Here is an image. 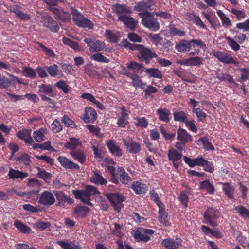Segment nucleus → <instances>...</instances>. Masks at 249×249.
<instances>
[{
	"mask_svg": "<svg viewBox=\"0 0 249 249\" xmlns=\"http://www.w3.org/2000/svg\"><path fill=\"white\" fill-rule=\"evenodd\" d=\"M139 17L142 18V23L143 25L154 31L160 29V24L157 19L153 17V14L148 12L139 13Z\"/></svg>",
	"mask_w": 249,
	"mask_h": 249,
	"instance_id": "nucleus-1",
	"label": "nucleus"
},
{
	"mask_svg": "<svg viewBox=\"0 0 249 249\" xmlns=\"http://www.w3.org/2000/svg\"><path fill=\"white\" fill-rule=\"evenodd\" d=\"M136 51H139L138 58L141 61H145L146 64H149L152 58L158 57L155 52L141 44L138 45Z\"/></svg>",
	"mask_w": 249,
	"mask_h": 249,
	"instance_id": "nucleus-2",
	"label": "nucleus"
},
{
	"mask_svg": "<svg viewBox=\"0 0 249 249\" xmlns=\"http://www.w3.org/2000/svg\"><path fill=\"white\" fill-rule=\"evenodd\" d=\"M105 196L112 204L114 209L119 212L122 207V203L125 200L124 197L119 193L106 194Z\"/></svg>",
	"mask_w": 249,
	"mask_h": 249,
	"instance_id": "nucleus-3",
	"label": "nucleus"
},
{
	"mask_svg": "<svg viewBox=\"0 0 249 249\" xmlns=\"http://www.w3.org/2000/svg\"><path fill=\"white\" fill-rule=\"evenodd\" d=\"M142 231L139 230H133L132 234L137 242L143 241L147 242L150 239V236L148 234L151 235L154 233V231L152 230L142 229Z\"/></svg>",
	"mask_w": 249,
	"mask_h": 249,
	"instance_id": "nucleus-4",
	"label": "nucleus"
},
{
	"mask_svg": "<svg viewBox=\"0 0 249 249\" xmlns=\"http://www.w3.org/2000/svg\"><path fill=\"white\" fill-rule=\"evenodd\" d=\"M57 200L58 205L64 208H67L68 204H72L74 201L72 199L67 196L61 191H55L53 192Z\"/></svg>",
	"mask_w": 249,
	"mask_h": 249,
	"instance_id": "nucleus-5",
	"label": "nucleus"
},
{
	"mask_svg": "<svg viewBox=\"0 0 249 249\" xmlns=\"http://www.w3.org/2000/svg\"><path fill=\"white\" fill-rule=\"evenodd\" d=\"M42 22L45 27L49 28L53 32H57L59 29L57 22L49 15L42 18Z\"/></svg>",
	"mask_w": 249,
	"mask_h": 249,
	"instance_id": "nucleus-6",
	"label": "nucleus"
},
{
	"mask_svg": "<svg viewBox=\"0 0 249 249\" xmlns=\"http://www.w3.org/2000/svg\"><path fill=\"white\" fill-rule=\"evenodd\" d=\"M55 201L54 197L51 192L45 191L40 196L38 203L45 206H50L53 204Z\"/></svg>",
	"mask_w": 249,
	"mask_h": 249,
	"instance_id": "nucleus-7",
	"label": "nucleus"
},
{
	"mask_svg": "<svg viewBox=\"0 0 249 249\" xmlns=\"http://www.w3.org/2000/svg\"><path fill=\"white\" fill-rule=\"evenodd\" d=\"M123 142L130 153H137L140 151V144L133 141L132 138L128 137L126 139H123Z\"/></svg>",
	"mask_w": 249,
	"mask_h": 249,
	"instance_id": "nucleus-8",
	"label": "nucleus"
},
{
	"mask_svg": "<svg viewBox=\"0 0 249 249\" xmlns=\"http://www.w3.org/2000/svg\"><path fill=\"white\" fill-rule=\"evenodd\" d=\"M51 10L55 14L57 19H59L63 21H70L71 15L68 12L56 7H52Z\"/></svg>",
	"mask_w": 249,
	"mask_h": 249,
	"instance_id": "nucleus-9",
	"label": "nucleus"
},
{
	"mask_svg": "<svg viewBox=\"0 0 249 249\" xmlns=\"http://www.w3.org/2000/svg\"><path fill=\"white\" fill-rule=\"evenodd\" d=\"M74 22L80 27L87 28L89 29H92L94 26L93 23L85 18L83 15L81 17L75 18Z\"/></svg>",
	"mask_w": 249,
	"mask_h": 249,
	"instance_id": "nucleus-10",
	"label": "nucleus"
},
{
	"mask_svg": "<svg viewBox=\"0 0 249 249\" xmlns=\"http://www.w3.org/2000/svg\"><path fill=\"white\" fill-rule=\"evenodd\" d=\"M85 110V116L83 118L85 122L92 123L96 120L97 114L94 109L91 107H86Z\"/></svg>",
	"mask_w": 249,
	"mask_h": 249,
	"instance_id": "nucleus-11",
	"label": "nucleus"
},
{
	"mask_svg": "<svg viewBox=\"0 0 249 249\" xmlns=\"http://www.w3.org/2000/svg\"><path fill=\"white\" fill-rule=\"evenodd\" d=\"M118 19L120 21L123 22L129 28L132 30L136 28L138 23L137 20L126 15H121L119 17Z\"/></svg>",
	"mask_w": 249,
	"mask_h": 249,
	"instance_id": "nucleus-12",
	"label": "nucleus"
},
{
	"mask_svg": "<svg viewBox=\"0 0 249 249\" xmlns=\"http://www.w3.org/2000/svg\"><path fill=\"white\" fill-rule=\"evenodd\" d=\"M57 160L61 165L65 168L75 169L77 170L80 168V166L78 164L73 162L65 157L59 156L57 158Z\"/></svg>",
	"mask_w": 249,
	"mask_h": 249,
	"instance_id": "nucleus-13",
	"label": "nucleus"
},
{
	"mask_svg": "<svg viewBox=\"0 0 249 249\" xmlns=\"http://www.w3.org/2000/svg\"><path fill=\"white\" fill-rule=\"evenodd\" d=\"M184 160L186 163H187L190 167H193L195 166H204V163L205 160L202 157L191 159L187 156L184 157Z\"/></svg>",
	"mask_w": 249,
	"mask_h": 249,
	"instance_id": "nucleus-14",
	"label": "nucleus"
},
{
	"mask_svg": "<svg viewBox=\"0 0 249 249\" xmlns=\"http://www.w3.org/2000/svg\"><path fill=\"white\" fill-rule=\"evenodd\" d=\"M181 239L177 238L176 240L173 239H165L162 244L167 249H176L181 246Z\"/></svg>",
	"mask_w": 249,
	"mask_h": 249,
	"instance_id": "nucleus-15",
	"label": "nucleus"
},
{
	"mask_svg": "<svg viewBox=\"0 0 249 249\" xmlns=\"http://www.w3.org/2000/svg\"><path fill=\"white\" fill-rule=\"evenodd\" d=\"M8 176L9 178L12 179H23L28 176V174L26 172H23L19 171L18 170H15L10 168L8 173Z\"/></svg>",
	"mask_w": 249,
	"mask_h": 249,
	"instance_id": "nucleus-16",
	"label": "nucleus"
},
{
	"mask_svg": "<svg viewBox=\"0 0 249 249\" xmlns=\"http://www.w3.org/2000/svg\"><path fill=\"white\" fill-rule=\"evenodd\" d=\"M177 139L182 143L190 142L192 141V136L189 135L185 130L179 128L177 131Z\"/></svg>",
	"mask_w": 249,
	"mask_h": 249,
	"instance_id": "nucleus-17",
	"label": "nucleus"
},
{
	"mask_svg": "<svg viewBox=\"0 0 249 249\" xmlns=\"http://www.w3.org/2000/svg\"><path fill=\"white\" fill-rule=\"evenodd\" d=\"M153 5L154 2L152 0H146L138 2L134 7V10L138 11H144L149 9Z\"/></svg>",
	"mask_w": 249,
	"mask_h": 249,
	"instance_id": "nucleus-18",
	"label": "nucleus"
},
{
	"mask_svg": "<svg viewBox=\"0 0 249 249\" xmlns=\"http://www.w3.org/2000/svg\"><path fill=\"white\" fill-rule=\"evenodd\" d=\"M117 179H119L122 184L126 185L131 180V178L128 174L125 171L124 169L122 167L118 169Z\"/></svg>",
	"mask_w": 249,
	"mask_h": 249,
	"instance_id": "nucleus-19",
	"label": "nucleus"
},
{
	"mask_svg": "<svg viewBox=\"0 0 249 249\" xmlns=\"http://www.w3.org/2000/svg\"><path fill=\"white\" fill-rule=\"evenodd\" d=\"M107 144L110 151V152L117 156H121L122 155L121 150L118 145L115 143V142L113 140H109Z\"/></svg>",
	"mask_w": 249,
	"mask_h": 249,
	"instance_id": "nucleus-20",
	"label": "nucleus"
},
{
	"mask_svg": "<svg viewBox=\"0 0 249 249\" xmlns=\"http://www.w3.org/2000/svg\"><path fill=\"white\" fill-rule=\"evenodd\" d=\"M38 88L39 90L38 92L40 96H41V94H46L50 97L53 96V89L50 85L42 84L39 85Z\"/></svg>",
	"mask_w": 249,
	"mask_h": 249,
	"instance_id": "nucleus-21",
	"label": "nucleus"
},
{
	"mask_svg": "<svg viewBox=\"0 0 249 249\" xmlns=\"http://www.w3.org/2000/svg\"><path fill=\"white\" fill-rule=\"evenodd\" d=\"M89 208L85 206H78L74 208V212L77 217H86L89 213Z\"/></svg>",
	"mask_w": 249,
	"mask_h": 249,
	"instance_id": "nucleus-22",
	"label": "nucleus"
},
{
	"mask_svg": "<svg viewBox=\"0 0 249 249\" xmlns=\"http://www.w3.org/2000/svg\"><path fill=\"white\" fill-rule=\"evenodd\" d=\"M190 45V41L182 39L179 43L176 44L175 48L178 52H184L189 51Z\"/></svg>",
	"mask_w": 249,
	"mask_h": 249,
	"instance_id": "nucleus-23",
	"label": "nucleus"
},
{
	"mask_svg": "<svg viewBox=\"0 0 249 249\" xmlns=\"http://www.w3.org/2000/svg\"><path fill=\"white\" fill-rule=\"evenodd\" d=\"M112 10L113 12L118 15L123 13H124V15L126 14H130L131 13V11L126 8L124 4H114L112 6Z\"/></svg>",
	"mask_w": 249,
	"mask_h": 249,
	"instance_id": "nucleus-24",
	"label": "nucleus"
},
{
	"mask_svg": "<svg viewBox=\"0 0 249 249\" xmlns=\"http://www.w3.org/2000/svg\"><path fill=\"white\" fill-rule=\"evenodd\" d=\"M182 154L175 149H171L168 152V157L169 160L175 162L182 158Z\"/></svg>",
	"mask_w": 249,
	"mask_h": 249,
	"instance_id": "nucleus-25",
	"label": "nucleus"
},
{
	"mask_svg": "<svg viewBox=\"0 0 249 249\" xmlns=\"http://www.w3.org/2000/svg\"><path fill=\"white\" fill-rule=\"evenodd\" d=\"M145 72L149 74V76L150 77L161 79L163 77V75L162 74L161 72L158 69L145 68Z\"/></svg>",
	"mask_w": 249,
	"mask_h": 249,
	"instance_id": "nucleus-26",
	"label": "nucleus"
},
{
	"mask_svg": "<svg viewBox=\"0 0 249 249\" xmlns=\"http://www.w3.org/2000/svg\"><path fill=\"white\" fill-rule=\"evenodd\" d=\"M71 155L74 158L75 160L79 162L83 163L86 160V157L84 152L80 150L72 151L71 152Z\"/></svg>",
	"mask_w": 249,
	"mask_h": 249,
	"instance_id": "nucleus-27",
	"label": "nucleus"
},
{
	"mask_svg": "<svg viewBox=\"0 0 249 249\" xmlns=\"http://www.w3.org/2000/svg\"><path fill=\"white\" fill-rule=\"evenodd\" d=\"M200 189H206L211 194L214 193L215 188L214 186L211 184L209 180H205L200 183Z\"/></svg>",
	"mask_w": 249,
	"mask_h": 249,
	"instance_id": "nucleus-28",
	"label": "nucleus"
},
{
	"mask_svg": "<svg viewBox=\"0 0 249 249\" xmlns=\"http://www.w3.org/2000/svg\"><path fill=\"white\" fill-rule=\"evenodd\" d=\"M47 132V130L44 128H40L37 131H35L33 133V137L38 142H40L44 140V134Z\"/></svg>",
	"mask_w": 249,
	"mask_h": 249,
	"instance_id": "nucleus-29",
	"label": "nucleus"
},
{
	"mask_svg": "<svg viewBox=\"0 0 249 249\" xmlns=\"http://www.w3.org/2000/svg\"><path fill=\"white\" fill-rule=\"evenodd\" d=\"M12 11L16 14V15L21 19L23 20H29L30 18V17L27 14L22 12L20 10V7L18 5H16L12 8Z\"/></svg>",
	"mask_w": 249,
	"mask_h": 249,
	"instance_id": "nucleus-30",
	"label": "nucleus"
},
{
	"mask_svg": "<svg viewBox=\"0 0 249 249\" xmlns=\"http://www.w3.org/2000/svg\"><path fill=\"white\" fill-rule=\"evenodd\" d=\"M159 215L160 222L165 226L167 225L168 222L167 213L165 211L163 205L159 208Z\"/></svg>",
	"mask_w": 249,
	"mask_h": 249,
	"instance_id": "nucleus-31",
	"label": "nucleus"
},
{
	"mask_svg": "<svg viewBox=\"0 0 249 249\" xmlns=\"http://www.w3.org/2000/svg\"><path fill=\"white\" fill-rule=\"evenodd\" d=\"M157 113L159 115V119L165 122H169V116L171 114L169 110L167 109L159 108L157 110Z\"/></svg>",
	"mask_w": 249,
	"mask_h": 249,
	"instance_id": "nucleus-32",
	"label": "nucleus"
},
{
	"mask_svg": "<svg viewBox=\"0 0 249 249\" xmlns=\"http://www.w3.org/2000/svg\"><path fill=\"white\" fill-rule=\"evenodd\" d=\"M38 173L37 176L40 178H42L45 181L48 182L51 180L52 174L49 172H47L46 170L40 167H37Z\"/></svg>",
	"mask_w": 249,
	"mask_h": 249,
	"instance_id": "nucleus-33",
	"label": "nucleus"
},
{
	"mask_svg": "<svg viewBox=\"0 0 249 249\" xmlns=\"http://www.w3.org/2000/svg\"><path fill=\"white\" fill-rule=\"evenodd\" d=\"M216 211L215 209L208 207L204 213V217L205 220L216 219L218 217L216 215Z\"/></svg>",
	"mask_w": 249,
	"mask_h": 249,
	"instance_id": "nucleus-34",
	"label": "nucleus"
},
{
	"mask_svg": "<svg viewBox=\"0 0 249 249\" xmlns=\"http://www.w3.org/2000/svg\"><path fill=\"white\" fill-rule=\"evenodd\" d=\"M15 227L23 233H29L31 232V229L18 220L15 221Z\"/></svg>",
	"mask_w": 249,
	"mask_h": 249,
	"instance_id": "nucleus-35",
	"label": "nucleus"
},
{
	"mask_svg": "<svg viewBox=\"0 0 249 249\" xmlns=\"http://www.w3.org/2000/svg\"><path fill=\"white\" fill-rule=\"evenodd\" d=\"M131 187L137 194H141L145 193V188L144 187V184L140 182L137 181L133 183L131 185Z\"/></svg>",
	"mask_w": 249,
	"mask_h": 249,
	"instance_id": "nucleus-36",
	"label": "nucleus"
},
{
	"mask_svg": "<svg viewBox=\"0 0 249 249\" xmlns=\"http://www.w3.org/2000/svg\"><path fill=\"white\" fill-rule=\"evenodd\" d=\"M90 180L95 184L104 185L107 183V181L103 177L97 172H94V176L91 178Z\"/></svg>",
	"mask_w": 249,
	"mask_h": 249,
	"instance_id": "nucleus-37",
	"label": "nucleus"
},
{
	"mask_svg": "<svg viewBox=\"0 0 249 249\" xmlns=\"http://www.w3.org/2000/svg\"><path fill=\"white\" fill-rule=\"evenodd\" d=\"M81 145V143L80 142L79 139L75 138H71L70 141L65 143V147L67 149H74L77 146Z\"/></svg>",
	"mask_w": 249,
	"mask_h": 249,
	"instance_id": "nucleus-38",
	"label": "nucleus"
},
{
	"mask_svg": "<svg viewBox=\"0 0 249 249\" xmlns=\"http://www.w3.org/2000/svg\"><path fill=\"white\" fill-rule=\"evenodd\" d=\"M127 68L132 70L134 72L145 71V68H144L142 64H140L135 62H131Z\"/></svg>",
	"mask_w": 249,
	"mask_h": 249,
	"instance_id": "nucleus-39",
	"label": "nucleus"
},
{
	"mask_svg": "<svg viewBox=\"0 0 249 249\" xmlns=\"http://www.w3.org/2000/svg\"><path fill=\"white\" fill-rule=\"evenodd\" d=\"M223 185L224 186L223 188V191L225 194L228 196L229 198H232L233 193L234 191V187L228 183L223 184Z\"/></svg>",
	"mask_w": 249,
	"mask_h": 249,
	"instance_id": "nucleus-40",
	"label": "nucleus"
},
{
	"mask_svg": "<svg viewBox=\"0 0 249 249\" xmlns=\"http://www.w3.org/2000/svg\"><path fill=\"white\" fill-rule=\"evenodd\" d=\"M173 115L175 121L183 123L186 122L187 117L183 111L175 112Z\"/></svg>",
	"mask_w": 249,
	"mask_h": 249,
	"instance_id": "nucleus-41",
	"label": "nucleus"
},
{
	"mask_svg": "<svg viewBox=\"0 0 249 249\" xmlns=\"http://www.w3.org/2000/svg\"><path fill=\"white\" fill-rule=\"evenodd\" d=\"M131 78L132 80V85L135 87H141L142 89L144 88L143 86H145V84L143 83L142 80L140 79L139 77L136 74L132 75Z\"/></svg>",
	"mask_w": 249,
	"mask_h": 249,
	"instance_id": "nucleus-42",
	"label": "nucleus"
},
{
	"mask_svg": "<svg viewBox=\"0 0 249 249\" xmlns=\"http://www.w3.org/2000/svg\"><path fill=\"white\" fill-rule=\"evenodd\" d=\"M23 75L30 78H34L36 76L35 71L30 67H25L22 71Z\"/></svg>",
	"mask_w": 249,
	"mask_h": 249,
	"instance_id": "nucleus-43",
	"label": "nucleus"
},
{
	"mask_svg": "<svg viewBox=\"0 0 249 249\" xmlns=\"http://www.w3.org/2000/svg\"><path fill=\"white\" fill-rule=\"evenodd\" d=\"M201 141L204 148L207 150H214V146L212 144L211 142H210L208 140V138L206 137H204L202 138H201L200 139L198 140V142Z\"/></svg>",
	"mask_w": 249,
	"mask_h": 249,
	"instance_id": "nucleus-44",
	"label": "nucleus"
},
{
	"mask_svg": "<svg viewBox=\"0 0 249 249\" xmlns=\"http://www.w3.org/2000/svg\"><path fill=\"white\" fill-rule=\"evenodd\" d=\"M105 44L103 42L99 40H95L93 41V46H92L91 51L99 52L104 49L105 48Z\"/></svg>",
	"mask_w": 249,
	"mask_h": 249,
	"instance_id": "nucleus-45",
	"label": "nucleus"
},
{
	"mask_svg": "<svg viewBox=\"0 0 249 249\" xmlns=\"http://www.w3.org/2000/svg\"><path fill=\"white\" fill-rule=\"evenodd\" d=\"M62 122L65 124L66 127L76 128L77 125L74 121L71 120L68 115H64L62 118Z\"/></svg>",
	"mask_w": 249,
	"mask_h": 249,
	"instance_id": "nucleus-46",
	"label": "nucleus"
},
{
	"mask_svg": "<svg viewBox=\"0 0 249 249\" xmlns=\"http://www.w3.org/2000/svg\"><path fill=\"white\" fill-rule=\"evenodd\" d=\"M16 160L23 163L25 165H29L31 162L30 157L26 153H24L20 157L16 158Z\"/></svg>",
	"mask_w": 249,
	"mask_h": 249,
	"instance_id": "nucleus-47",
	"label": "nucleus"
},
{
	"mask_svg": "<svg viewBox=\"0 0 249 249\" xmlns=\"http://www.w3.org/2000/svg\"><path fill=\"white\" fill-rule=\"evenodd\" d=\"M169 31L170 34L173 36L178 35L180 36H182L185 34L184 31L178 30L173 24L169 25Z\"/></svg>",
	"mask_w": 249,
	"mask_h": 249,
	"instance_id": "nucleus-48",
	"label": "nucleus"
},
{
	"mask_svg": "<svg viewBox=\"0 0 249 249\" xmlns=\"http://www.w3.org/2000/svg\"><path fill=\"white\" fill-rule=\"evenodd\" d=\"M59 71V67L56 64H53L48 67L47 71L52 77L56 76Z\"/></svg>",
	"mask_w": 249,
	"mask_h": 249,
	"instance_id": "nucleus-49",
	"label": "nucleus"
},
{
	"mask_svg": "<svg viewBox=\"0 0 249 249\" xmlns=\"http://www.w3.org/2000/svg\"><path fill=\"white\" fill-rule=\"evenodd\" d=\"M33 147L34 149H36L38 148L42 149V150H50L52 148L51 145V142L48 141L43 144H34L33 145Z\"/></svg>",
	"mask_w": 249,
	"mask_h": 249,
	"instance_id": "nucleus-50",
	"label": "nucleus"
},
{
	"mask_svg": "<svg viewBox=\"0 0 249 249\" xmlns=\"http://www.w3.org/2000/svg\"><path fill=\"white\" fill-rule=\"evenodd\" d=\"M57 243L65 249H80V246H74L71 243H68L63 241H59Z\"/></svg>",
	"mask_w": 249,
	"mask_h": 249,
	"instance_id": "nucleus-51",
	"label": "nucleus"
},
{
	"mask_svg": "<svg viewBox=\"0 0 249 249\" xmlns=\"http://www.w3.org/2000/svg\"><path fill=\"white\" fill-rule=\"evenodd\" d=\"M235 210L243 217L249 219V210L242 206L236 207Z\"/></svg>",
	"mask_w": 249,
	"mask_h": 249,
	"instance_id": "nucleus-52",
	"label": "nucleus"
},
{
	"mask_svg": "<svg viewBox=\"0 0 249 249\" xmlns=\"http://www.w3.org/2000/svg\"><path fill=\"white\" fill-rule=\"evenodd\" d=\"M193 112L195 113L200 121H203V120L205 119L207 116L206 114L204 112L202 111V109L200 108H195L194 107L193 109Z\"/></svg>",
	"mask_w": 249,
	"mask_h": 249,
	"instance_id": "nucleus-53",
	"label": "nucleus"
},
{
	"mask_svg": "<svg viewBox=\"0 0 249 249\" xmlns=\"http://www.w3.org/2000/svg\"><path fill=\"white\" fill-rule=\"evenodd\" d=\"M241 72V78L238 80L241 83L246 81L249 77V68H243L240 70Z\"/></svg>",
	"mask_w": 249,
	"mask_h": 249,
	"instance_id": "nucleus-54",
	"label": "nucleus"
},
{
	"mask_svg": "<svg viewBox=\"0 0 249 249\" xmlns=\"http://www.w3.org/2000/svg\"><path fill=\"white\" fill-rule=\"evenodd\" d=\"M91 58L94 59L95 61L100 62H106L108 63L109 62L108 59L105 56L102 55L101 53H96L93 55Z\"/></svg>",
	"mask_w": 249,
	"mask_h": 249,
	"instance_id": "nucleus-55",
	"label": "nucleus"
},
{
	"mask_svg": "<svg viewBox=\"0 0 249 249\" xmlns=\"http://www.w3.org/2000/svg\"><path fill=\"white\" fill-rule=\"evenodd\" d=\"M107 170L111 174V181L114 182L116 184H118L119 183V181L118 180L117 177L115 174V169L114 166H109L107 167Z\"/></svg>",
	"mask_w": 249,
	"mask_h": 249,
	"instance_id": "nucleus-56",
	"label": "nucleus"
},
{
	"mask_svg": "<svg viewBox=\"0 0 249 249\" xmlns=\"http://www.w3.org/2000/svg\"><path fill=\"white\" fill-rule=\"evenodd\" d=\"M222 62L226 64H239V61L237 59H234L231 55L228 54H225Z\"/></svg>",
	"mask_w": 249,
	"mask_h": 249,
	"instance_id": "nucleus-57",
	"label": "nucleus"
},
{
	"mask_svg": "<svg viewBox=\"0 0 249 249\" xmlns=\"http://www.w3.org/2000/svg\"><path fill=\"white\" fill-rule=\"evenodd\" d=\"M115 228L112 231V233L119 237H121L123 234L121 232V230L123 228V225H120L117 223L114 224Z\"/></svg>",
	"mask_w": 249,
	"mask_h": 249,
	"instance_id": "nucleus-58",
	"label": "nucleus"
},
{
	"mask_svg": "<svg viewBox=\"0 0 249 249\" xmlns=\"http://www.w3.org/2000/svg\"><path fill=\"white\" fill-rule=\"evenodd\" d=\"M217 14L221 19L223 24L228 26L231 25V22L229 18H227L222 11L219 10L217 12Z\"/></svg>",
	"mask_w": 249,
	"mask_h": 249,
	"instance_id": "nucleus-59",
	"label": "nucleus"
},
{
	"mask_svg": "<svg viewBox=\"0 0 249 249\" xmlns=\"http://www.w3.org/2000/svg\"><path fill=\"white\" fill-rule=\"evenodd\" d=\"M90 196L89 193L85 189V190H82V197L84 199V202L83 203L92 206V204L90 202Z\"/></svg>",
	"mask_w": 249,
	"mask_h": 249,
	"instance_id": "nucleus-60",
	"label": "nucleus"
},
{
	"mask_svg": "<svg viewBox=\"0 0 249 249\" xmlns=\"http://www.w3.org/2000/svg\"><path fill=\"white\" fill-rule=\"evenodd\" d=\"M136 120L137 121V123H136L137 126L142 127L146 128L148 124V122L144 117L139 118L137 117Z\"/></svg>",
	"mask_w": 249,
	"mask_h": 249,
	"instance_id": "nucleus-61",
	"label": "nucleus"
},
{
	"mask_svg": "<svg viewBox=\"0 0 249 249\" xmlns=\"http://www.w3.org/2000/svg\"><path fill=\"white\" fill-rule=\"evenodd\" d=\"M31 129H23L22 131H19L17 133V136L19 139L24 140L27 136H29V135L31 134Z\"/></svg>",
	"mask_w": 249,
	"mask_h": 249,
	"instance_id": "nucleus-62",
	"label": "nucleus"
},
{
	"mask_svg": "<svg viewBox=\"0 0 249 249\" xmlns=\"http://www.w3.org/2000/svg\"><path fill=\"white\" fill-rule=\"evenodd\" d=\"M52 129L54 133H57L62 130V125L59 121L56 120L52 124Z\"/></svg>",
	"mask_w": 249,
	"mask_h": 249,
	"instance_id": "nucleus-63",
	"label": "nucleus"
},
{
	"mask_svg": "<svg viewBox=\"0 0 249 249\" xmlns=\"http://www.w3.org/2000/svg\"><path fill=\"white\" fill-rule=\"evenodd\" d=\"M236 27L239 29L243 30L244 31H249V19L244 22L237 23Z\"/></svg>",
	"mask_w": 249,
	"mask_h": 249,
	"instance_id": "nucleus-64",
	"label": "nucleus"
}]
</instances>
